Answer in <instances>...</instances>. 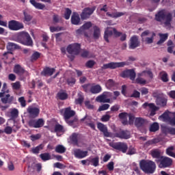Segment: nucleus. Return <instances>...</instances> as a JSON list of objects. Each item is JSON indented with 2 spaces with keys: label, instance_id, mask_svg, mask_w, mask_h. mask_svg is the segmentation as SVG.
I'll return each mask as SVG.
<instances>
[{
  "label": "nucleus",
  "instance_id": "nucleus-33",
  "mask_svg": "<svg viewBox=\"0 0 175 175\" xmlns=\"http://www.w3.org/2000/svg\"><path fill=\"white\" fill-rule=\"evenodd\" d=\"M144 73H146V71H143L142 72L138 74V77L135 80V83H137V84H146V79L142 78V77L144 76Z\"/></svg>",
  "mask_w": 175,
  "mask_h": 175
},
{
  "label": "nucleus",
  "instance_id": "nucleus-45",
  "mask_svg": "<svg viewBox=\"0 0 175 175\" xmlns=\"http://www.w3.org/2000/svg\"><path fill=\"white\" fill-rule=\"evenodd\" d=\"M40 58V53L36 51L31 56V62H35V61H38Z\"/></svg>",
  "mask_w": 175,
  "mask_h": 175
},
{
  "label": "nucleus",
  "instance_id": "nucleus-14",
  "mask_svg": "<svg viewBox=\"0 0 175 175\" xmlns=\"http://www.w3.org/2000/svg\"><path fill=\"white\" fill-rule=\"evenodd\" d=\"M13 72L21 77H27L29 76L28 71L25 70V68H24V67L21 66L20 64H16L14 66Z\"/></svg>",
  "mask_w": 175,
  "mask_h": 175
},
{
  "label": "nucleus",
  "instance_id": "nucleus-30",
  "mask_svg": "<svg viewBox=\"0 0 175 175\" xmlns=\"http://www.w3.org/2000/svg\"><path fill=\"white\" fill-rule=\"evenodd\" d=\"M10 92V90L8 88V83L4 82L3 83L1 92H0V98H3L5 96V94H9Z\"/></svg>",
  "mask_w": 175,
  "mask_h": 175
},
{
  "label": "nucleus",
  "instance_id": "nucleus-36",
  "mask_svg": "<svg viewBox=\"0 0 175 175\" xmlns=\"http://www.w3.org/2000/svg\"><path fill=\"white\" fill-rule=\"evenodd\" d=\"M14 99V97L10 96V94H6L4 98H1V102L5 104L12 103Z\"/></svg>",
  "mask_w": 175,
  "mask_h": 175
},
{
  "label": "nucleus",
  "instance_id": "nucleus-35",
  "mask_svg": "<svg viewBox=\"0 0 175 175\" xmlns=\"http://www.w3.org/2000/svg\"><path fill=\"white\" fill-rule=\"evenodd\" d=\"M150 132H158L159 131V124L157 122H153L149 127Z\"/></svg>",
  "mask_w": 175,
  "mask_h": 175
},
{
  "label": "nucleus",
  "instance_id": "nucleus-49",
  "mask_svg": "<svg viewBox=\"0 0 175 175\" xmlns=\"http://www.w3.org/2000/svg\"><path fill=\"white\" fill-rule=\"evenodd\" d=\"M65 12H64V18L66 20H69L70 18V16L72 14V10L70 8H66L65 10Z\"/></svg>",
  "mask_w": 175,
  "mask_h": 175
},
{
  "label": "nucleus",
  "instance_id": "nucleus-64",
  "mask_svg": "<svg viewBox=\"0 0 175 175\" xmlns=\"http://www.w3.org/2000/svg\"><path fill=\"white\" fill-rule=\"evenodd\" d=\"M92 27V23L91 22H86L83 26L82 28L84 29H90Z\"/></svg>",
  "mask_w": 175,
  "mask_h": 175
},
{
  "label": "nucleus",
  "instance_id": "nucleus-5",
  "mask_svg": "<svg viewBox=\"0 0 175 175\" xmlns=\"http://www.w3.org/2000/svg\"><path fill=\"white\" fill-rule=\"evenodd\" d=\"M172 18H172V13L168 12L166 14V10H161L155 14L156 21H159V23H161V21H164V20H165L164 24L165 25H167V26L170 25V23H172Z\"/></svg>",
  "mask_w": 175,
  "mask_h": 175
},
{
  "label": "nucleus",
  "instance_id": "nucleus-44",
  "mask_svg": "<svg viewBox=\"0 0 175 175\" xmlns=\"http://www.w3.org/2000/svg\"><path fill=\"white\" fill-rule=\"evenodd\" d=\"M18 117V109L14 108L10 111L11 120H16Z\"/></svg>",
  "mask_w": 175,
  "mask_h": 175
},
{
  "label": "nucleus",
  "instance_id": "nucleus-59",
  "mask_svg": "<svg viewBox=\"0 0 175 175\" xmlns=\"http://www.w3.org/2000/svg\"><path fill=\"white\" fill-rule=\"evenodd\" d=\"M92 120V118H91V116H88V115L86 114L84 116V118L81 119V122H84V121H85V122L91 123V122H91Z\"/></svg>",
  "mask_w": 175,
  "mask_h": 175
},
{
  "label": "nucleus",
  "instance_id": "nucleus-38",
  "mask_svg": "<svg viewBox=\"0 0 175 175\" xmlns=\"http://www.w3.org/2000/svg\"><path fill=\"white\" fill-rule=\"evenodd\" d=\"M84 102V96L82 92L78 93V98L75 99V105H83Z\"/></svg>",
  "mask_w": 175,
  "mask_h": 175
},
{
  "label": "nucleus",
  "instance_id": "nucleus-24",
  "mask_svg": "<svg viewBox=\"0 0 175 175\" xmlns=\"http://www.w3.org/2000/svg\"><path fill=\"white\" fill-rule=\"evenodd\" d=\"M54 72H55V68L45 67L41 72V76H53V75H54Z\"/></svg>",
  "mask_w": 175,
  "mask_h": 175
},
{
  "label": "nucleus",
  "instance_id": "nucleus-19",
  "mask_svg": "<svg viewBox=\"0 0 175 175\" xmlns=\"http://www.w3.org/2000/svg\"><path fill=\"white\" fill-rule=\"evenodd\" d=\"M27 113H29V116L31 118H36V117L39 116L40 109L36 107H29L27 108Z\"/></svg>",
  "mask_w": 175,
  "mask_h": 175
},
{
  "label": "nucleus",
  "instance_id": "nucleus-48",
  "mask_svg": "<svg viewBox=\"0 0 175 175\" xmlns=\"http://www.w3.org/2000/svg\"><path fill=\"white\" fill-rule=\"evenodd\" d=\"M55 132H62L64 133V132H65V129L64 128V126L59 124H56L55 125Z\"/></svg>",
  "mask_w": 175,
  "mask_h": 175
},
{
  "label": "nucleus",
  "instance_id": "nucleus-17",
  "mask_svg": "<svg viewBox=\"0 0 175 175\" xmlns=\"http://www.w3.org/2000/svg\"><path fill=\"white\" fill-rule=\"evenodd\" d=\"M140 47V41L139 40V37L137 36H133L129 42V49L130 50H135Z\"/></svg>",
  "mask_w": 175,
  "mask_h": 175
},
{
  "label": "nucleus",
  "instance_id": "nucleus-53",
  "mask_svg": "<svg viewBox=\"0 0 175 175\" xmlns=\"http://www.w3.org/2000/svg\"><path fill=\"white\" fill-rule=\"evenodd\" d=\"M18 102L21 104V107H25L27 106V101L24 96H21L18 99Z\"/></svg>",
  "mask_w": 175,
  "mask_h": 175
},
{
  "label": "nucleus",
  "instance_id": "nucleus-50",
  "mask_svg": "<svg viewBox=\"0 0 175 175\" xmlns=\"http://www.w3.org/2000/svg\"><path fill=\"white\" fill-rule=\"evenodd\" d=\"M31 167L33 170L37 169V172L39 173L42 170V164L33 163Z\"/></svg>",
  "mask_w": 175,
  "mask_h": 175
},
{
  "label": "nucleus",
  "instance_id": "nucleus-21",
  "mask_svg": "<svg viewBox=\"0 0 175 175\" xmlns=\"http://www.w3.org/2000/svg\"><path fill=\"white\" fill-rule=\"evenodd\" d=\"M142 107L144 109H146V107H149L150 109V116H155V112L159 110V107H157L154 103H144Z\"/></svg>",
  "mask_w": 175,
  "mask_h": 175
},
{
  "label": "nucleus",
  "instance_id": "nucleus-47",
  "mask_svg": "<svg viewBox=\"0 0 175 175\" xmlns=\"http://www.w3.org/2000/svg\"><path fill=\"white\" fill-rule=\"evenodd\" d=\"M164 133H169L170 135H175V128H173V127L165 128Z\"/></svg>",
  "mask_w": 175,
  "mask_h": 175
},
{
  "label": "nucleus",
  "instance_id": "nucleus-56",
  "mask_svg": "<svg viewBox=\"0 0 175 175\" xmlns=\"http://www.w3.org/2000/svg\"><path fill=\"white\" fill-rule=\"evenodd\" d=\"M81 56L82 57V58H91L90 51L87 50H83L81 53Z\"/></svg>",
  "mask_w": 175,
  "mask_h": 175
},
{
  "label": "nucleus",
  "instance_id": "nucleus-9",
  "mask_svg": "<svg viewBox=\"0 0 175 175\" xmlns=\"http://www.w3.org/2000/svg\"><path fill=\"white\" fill-rule=\"evenodd\" d=\"M109 146L112 147V148H114V150L123 152V154H125V152L128 151V144L124 142H111Z\"/></svg>",
  "mask_w": 175,
  "mask_h": 175
},
{
  "label": "nucleus",
  "instance_id": "nucleus-4",
  "mask_svg": "<svg viewBox=\"0 0 175 175\" xmlns=\"http://www.w3.org/2000/svg\"><path fill=\"white\" fill-rule=\"evenodd\" d=\"M113 33L116 38H120L121 42H125L126 40V34H122V32H120L117 31V29L112 27H107L104 32V40L109 43L110 41L109 40V38H111L113 36Z\"/></svg>",
  "mask_w": 175,
  "mask_h": 175
},
{
  "label": "nucleus",
  "instance_id": "nucleus-34",
  "mask_svg": "<svg viewBox=\"0 0 175 175\" xmlns=\"http://www.w3.org/2000/svg\"><path fill=\"white\" fill-rule=\"evenodd\" d=\"M90 92L92 94H99L100 92H102V87L100 85H93L90 88Z\"/></svg>",
  "mask_w": 175,
  "mask_h": 175
},
{
  "label": "nucleus",
  "instance_id": "nucleus-18",
  "mask_svg": "<svg viewBox=\"0 0 175 175\" xmlns=\"http://www.w3.org/2000/svg\"><path fill=\"white\" fill-rule=\"evenodd\" d=\"M121 77H123V79L129 77L130 80L135 81V79H136V72L133 69L126 70L121 73Z\"/></svg>",
  "mask_w": 175,
  "mask_h": 175
},
{
  "label": "nucleus",
  "instance_id": "nucleus-46",
  "mask_svg": "<svg viewBox=\"0 0 175 175\" xmlns=\"http://www.w3.org/2000/svg\"><path fill=\"white\" fill-rule=\"evenodd\" d=\"M173 151H174V146H170L166 149L165 153L169 157H173L174 156V152H173Z\"/></svg>",
  "mask_w": 175,
  "mask_h": 175
},
{
  "label": "nucleus",
  "instance_id": "nucleus-29",
  "mask_svg": "<svg viewBox=\"0 0 175 175\" xmlns=\"http://www.w3.org/2000/svg\"><path fill=\"white\" fill-rule=\"evenodd\" d=\"M30 3H31L36 9H38V10H43V9L46 8V5L44 4L38 3L35 0H30Z\"/></svg>",
  "mask_w": 175,
  "mask_h": 175
},
{
  "label": "nucleus",
  "instance_id": "nucleus-32",
  "mask_svg": "<svg viewBox=\"0 0 175 175\" xmlns=\"http://www.w3.org/2000/svg\"><path fill=\"white\" fill-rule=\"evenodd\" d=\"M56 96L59 100H66V99H68V93L64 92V90H60L57 94Z\"/></svg>",
  "mask_w": 175,
  "mask_h": 175
},
{
  "label": "nucleus",
  "instance_id": "nucleus-8",
  "mask_svg": "<svg viewBox=\"0 0 175 175\" xmlns=\"http://www.w3.org/2000/svg\"><path fill=\"white\" fill-rule=\"evenodd\" d=\"M95 10H96V6L85 8L80 14L81 19L83 21L88 20V18L94 14V12H95Z\"/></svg>",
  "mask_w": 175,
  "mask_h": 175
},
{
  "label": "nucleus",
  "instance_id": "nucleus-40",
  "mask_svg": "<svg viewBox=\"0 0 175 175\" xmlns=\"http://www.w3.org/2000/svg\"><path fill=\"white\" fill-rule=\"evenodd\" d=\"M44 147V145H43V144H41L40 145H38V146L33 148L31 149V152L33 154H39V152H40V151H42V150H43Z\"/></svg>",
  "mask_w": 175,
  "mask_h": 175
},
{
  "label": "nucleus",
  "instance_id": "nucleus-20",
  "mask_svg": "<svg viewBox=\"0 0 175 175\" xmlns=\"http://www.w3.org/2000/svg\"><path fill=\"white\" fill-rule=\"evenodd\" d=\"M74 155L75 158L78 159H83V158H85V157H88V151H83L81 149H75L74 150Z\"/></svg>",
  "mask_w": 175,
  "mask_h": 175
},
{
  "label": "nucleus",
  "instance_id": "nucleus-62",
  "mask_svg": "<svg viewBox=\"0 0 175 175\" xmlns=\"http://www.w3.org/2000/svg\"><path fill=\"white\" fill-rule=\"evenodd\" d=\"M135 120H136V118H135V116H133V114H129V125H133V124H135Z\"/></svg>",
  "mask_w": 175,
  "mask_h": 175
},
{
  "label": "nucleus",
  "instance_id": "nucleus-6",
  "mask_svg": "<svg viewBox=\"0 0 175 175\" xmlns=\"http://www.w3.org/2000/svg\"><path fill=\"white\" fill-rule=\"evenodd\" d=\"M16 41L23 46H33V41L28 32L21 31L18 33Z\"/></svg>",
  "mask_w": 175,
  "mask_h": 175
},
{
  "label": "nucleus",
  "instance_id": "nucleus-51",
  "mask_svg": "<svg viewBox=\"0 0 175 175\" xmlns=\"http://www.w3.org/2000/svg\"><path fill=\"white\" fill-rule=\"evenodd\" d=\"M23 16H24V21H26V23H29L31 20H32V16L31 14H28L27 12H23Z\"/></svg>",
  "mask_w": 175,
  "mask_h": 175
},
{
  "label": "nucleus",
  "instance_id": "nucleus-42",
  "mask_svg": "<svg viewBox=\"0 0 175 175\" xmlns=\"http://www.w3.org/2000/svg\"><path fill=\"white\" fill-rule=\"evenodd\" d=\"M93 36L94 39H99V36H100V29L98 27V26L94 27V34Z\"/></svg>",
  "mask_w": 175,
  "mask_h": 175
},
{
  "label": "nucleus",
  "instance_id": "nucleus-60",
  "mask_svg": "<svg viewBox=\"0 0 175 175\" xmlns=\"http://www.w3.org/2000/svg\"><path fill=\"white\" fill-rule=\"evenodd\" d=\"M94 65L95 62L94 60H89L85 63L86 68H89V69L94 68Z\"/></svg>",
  "mask_w": 175,
  "mask_h": 175
},
{
  "label": "nucleus",
  "instance_id": "nucleus-57",
  "mask_svg": "<svg viewBox=\"0 0 175 175\" xmlns=\"http://www.w3.org/2000/svg\"><path fill=\"white\" fill-rule=\"evenodd\" d=\"M109 107L110 105L103 104L98 107V111H105V110H107Z\"/></svg>",
  "mask_w": 175,
  "mask_h": 175
},
{
  "label": "nucleus",
  "instance_id": "nucleus-11",
  "mask_svg": "<svg viewBox=\"0 0 175 175\" xmlns=\"http://www.w3.org/2000/svg\"><path fill=\"white\" fill-rule=\"evenodd\" d=\"M113 94L110 92H104L96 98V102L99 103H110V98Z\"/></svg>",
  "mask_w": 175,
  "mask_h": 175
},
{
  "label": "nucleus",
  "instance_id": "nucleus-22",
  "mask_svg": "<svg viewBox=\"0 0 175 175\" xmlns=\"http://www.w3.org/2000/svg\"><path fill=\"white\" fill-rule=\"evenodd\" d=\"M71 23L73 25H80L81 24V19L80 18V15L77 12H74L71 16Z\"/></svg>",
  "mask_w": 175,
  "mask_h": 175
},
{
  "label": "nucleus",
  "instance_id": "nucleus-54",
  "mask_svg": "<svg viewBox=\"0 0 175 175\" xmlns=\"http://www.w3.org/2000/svg\"><path fill=\"white\" fill-rule=\"evenodd\" d=\"M67 84L68 85H75L76 84V79L75 77H69L66 80Z\"/></svg>",
  "mask_w": 175,
  "mask_h": 175
},
{
  "label": "nucleus",
  "instance_id": "nucleus-55",
  "mask_svg": "<svg viewBox=\"0 0 175 175\" xmlns=\"http://www.w3.org/2000/svg\"><path fill=\"white\" fill-rule=\"evenodd\" d=\"M155 36V33H152V36L150 38H145V42L146 44H151L154 42V37Z\"/></svg>",
  "mask_w": 175,
  "mask_h": 175
},
{
  "label": "nucleus",
  "instance_id": "nucleus-39",
  "mask_svg": "<svg viewBox=\"0 0 175 175\" xmlns=\"http://www.w3.org/2000/svg\"><path fill=\"white\" fill-rule=\"evenodd\" d=\"M156 103L159 106H162L163 107L166 106V105L167 103V100L163 98L159 97V98H157Z\"/></svg>",
  "mask_w": 175,
  "mask_h": 175
},
{
  "label": "nucleus",
  "instance_id": "nucleus-58",
  "mask_svg": "<svg viewBox=\"0 0 175 175\" xmlns=\"http://www.w3.org/2000/svg\"><path fill=\"white\" fill-rule=\"evenodd\" d=\"M12 90H20L21 88V84L20 81H16L12 83Z\"/></svg>",
  "mask_w": 175,
  "mask_h": 175
},
{
  "label": "nucleus",
  "instance_id": "nucleus-61",
  "mask_svg": "<svg viewBox=\"0 0 175 175\" xmlns=\"http://www.w3.org/2000/svg\"><path fill=\"white\" fill-rule=\"evenodd\" d=\"M85 106L89 110H94V105L91 104V101L90 100L85 101Z\"/></svg>",
  "mask_w": 175,
  "mask_h": 175
},
{
  "label": "nucleus",
  "instance_id": "nucleus-15",
  "mask_svg": "<svg viewBox=\"0 0 175 175\" xmlns=\"http://www.w3.org/2000/svg\"><path fill=\"white\" fill-rule=\"evenodd\" d=\"M8 28L10 31H20V29H24V24L19 21L12 20L8 21Z\"/></svg>",
  "mask_w": 175,
  "mask_h": 175
},
{
  "label": "nucleus",
  "instance_id": "nucleus-3",
  "mask_svg": "<svg viewBox=\"0 0 175 175\" xmlns=\"http://www.w3.org/2000/svg\"><path fill=\"white\" fill-rule=\"evenodd\" d=\"M139 168L145 174H152L157 170V164L152 160L142 159L139 161Z\"/></svg>",
  "mask_w": 175,
  "mask_h": 175
},
{
  "label": "nucleus",
  "instance_id": "nucleus-2",
  "mask_svg": "<svg viewBox=\"0 0 175 175\" xmlns=\"http://www.w3.org/2000/svg\"><path fill=\"white\" fill-rule=\"evenodd\" d=\"M63 111V117L65 122L69 126H72V128H77L79 126V118L75 117L76 116V111H73L70 107H66L61 111L62 113Z\"/></svg>",
  "mask_w": 175,
  "mask_h": 175
},
{
  "label": "nucleus",
  "instance_id": "nucleus-28",
  "mask_svg": "<svg viewBox=\"0 0 175 175\" xmlns=\"http://www.w3.org/2000/svg\"><path fill=\"white\" fill-rule=\"evenodd\" d=\"M128 113L122 112L119 113L118 117L120 120H122V124L123 125H128Z\"/></svg>",
  "mask_w": 175,
  "mask_h": 175
},
{
  "label": "nucleus",
  "instance_id": "nucleus-23",
  "mask_svg": "<svg viewBox=\"0 0 175 175\" xmlns=\"http://www.w3.org/2000/svg\"><path fill=\"white\" fill-rule=\"evenodd\" d=\"M83 137V135L81 134L78 133H73L70 136V140L73 143V144H79V141L80 139Z\"/></svg>",
  "mask_w": 175,
  "mask_h": 175
},
{
  "label": "nucleus",
  "instance_id": "nucleus-52",
  "mask_svg": "<svg viewBox=\"0 0 175 175\" xmlns=\"http://www.w3.org/2000/svg\"><path fill=\"white\" fill-rule=\"evenodd\" d=\"M90 162H91L92 165L95 166V167H96V166H99V157H96L92 159Z\"/></svg>",
  "mask_w": 175,
  "mask_h": 175
},
{
  "label": "nucleus",
  "instance_id": "nucleus-63",
  "mask_svg": "<svg viewBox=\"0 0 175 175\" xmlns=\"http://www.w3.org/2000/svg\"><path fill=\"white\" fill-rule=\"evenodd\" d=\"M111 118V116L109 114H105L103 116V117L101 118V121L103 122H107V121H110Z\"/></svg>",
  "mask_w": 175,
  "mask_h": 175
},
{
  "label": "nucleus",
  "instance_id": "nucleus-37",
  "mask_svg": "<svg viewBox=\"0 0 175 175\" xmlns=\"http://www.w3.org/2000/svg\"><path fill=\"white\" fill-rule=\"evenodd\" d=\"M160 40L157 42V44H162V43H165L166 40H167V38L169 35L167 33H160Z\"/></svg>",
  "mask_w": 175,
  "mask_h": 175
},
{
  "label": "nucleus",
  "instance_id": "nucleus-1",
  "mask_svg": "<svg viewBox=\"0 0 175 175\" xmlns=\"http://www.w3.org/2000/svg\"><path fill=\"white\" fill-rule=\"evenodd\" d=\"M97 128L100 132L103 133L105 137H111V139L117 137L118 139H124V140L131 139V131L128 130H124L120 128H114L113 129V133H111L109 132L107 126L100 122L97 124Z\"/></svg>",
  "mask_w": 175,
  "mask_h": 175
},
{
  "label": "nucleus",
  "instance_id": "nucleus-27",
  "mask_svg": "<svg viewBox=\"0 0 175 175\" xmlns=\"http://www.w3.org/2000/svg\"><path fill=\"white\" fill-rule=\"evenodd\" d=\"M126 14V12H107L106 16H108V17H111V18H118L119 17H122V16H125Z\"/></svg>",
  "mask_w": 175,
  "mask_h": 175
},
{
  "label": "nucleus",
  "instance_id": "nucleus-7",
  "mask_svg": "<svg viewBox=\"0 0 175 175\" xmlns=\"http://www.w3.org/2000/svg\"><path fill=\"white\" fill-rule=\"evenodd\" d=\"M155 162L159 164L160 169H166V167H170L173 165V159L170 157L163 156L161 159H156Z\"/></svg>",
  "mask_w": 175,
  "mask_h": 175
},
{
  "label": "nucleus",
  "instance_id": "nucleus-31",
  "mask_svg": "<svg viewBox=\"0 0 175 175\" xmlns=\"http://www.w3.org/2000/svg\"><path fill=\"white\" fill-rule=\"evenodd\" d=\"M160 140L159 138H154L152 139L148 140L144 144V148H148L152 144H157V143H159Z\"/></svg>",
  "mask_w": 175,
  "mask_h": 175
},
{
  "label": "nucleus",
  "instance_id": "nucleus-26",
  "mask_svg": "<svg viewBox=\"0 0 175 175\" xmlns=\"http://www.w3.org/2000/svg\"><path fill=\"white\" fill-rule=\"evenodd\" d=\"M150 155L154 159H161L163 156L161 154L159 149H153L150 151Z\"/></svg>",
  "mask_w": 175,
  "mask_h": 175
},
{
  "label": "nucleus",
  "instance_id": "nucleus-43",
  "mask_svg": "<svg viewBox=\"0 0 175 175\" xmlns=\"http://www.w3.org/2000/svg\"><path fill=\"white\" fill-rule=\"evenodd\" d=\"M40 157L44 161V162H46V161H50V159H51V155H50V153L49 152L40 154Z\"/></svg>",
  "mask_w": 175,
  "mask_h": 175
},
{
  "label": "nucleus",
  "instance_id": "nucleus-10",
  "mask_svg": "<svg viewBox=\"0 0 175 175\" xmlns=\"http://www.w3.org/2000/svg\"><path fill=\"white\" fill-rule=\"evenodd\" d=\"M81 49V45L79 43H74L69 44L66 48V51L68 54L73 55H79L80 54V50Z\"/></svg>",
  "mask_w": 175,
  "mask_h": 175
},
{
  "label": "nucleus",
  "instance_id": "nucleus-25",
  "mask_svg": "<svg viewBox=\"0 0 175 175\" xmlns=\"http://www.w3.org/2000/svg\"><path fill=\"white\" fill-rule=\"evenodd\" d=\"M147 120L143 118H135L134 125L136 128H142L144 125H146Z\"/></svg>",
  "mask_w": 175,
  "mask_h": 175
},
{
  "label": "nucleus",
  "instance_id": "nucleus-13",
  "mask_svg": "<svg viewBox=\"0 0 175 175\" xmlns=\"http://www.w3.org/2000/svg\"><path fill=\"white\" fill-rule=\"evenodd\" d=\"M7 50H8V51L5 52L3 54V57H5V58H6V59H8V58H9V57H10V55H13V53L12 51H13V50H17V49H20L21 47L19 46L18 44H16L14 42H8L7 44Z\"/></svg>",
  "mask_w": 175,
  "mask_h": 175
},
{
  "label": "nucleus",
  "instance_id": "nucleus-12",
  "mask_svg": "<svg viewBox=\"0 0 175 175\" xmlns=\"http://www.w3.org/2000/svg\"><path fill=\"white\" fill-rule=\"evenodd\" d=\"M129 64L126 62H110L103 65V69H117V68H124V66H128Z\"/></svg>",
  "mask_w": 175,
  "mask_h": 175
},
{
  "label": "nucleus",
  "instance_id": "nucleus-16",
  "mask_svg": "<svg viewBox=\"0 0 175 175\" xmlns=\"http://www.w3.org/2000/svg\"><path fill=\"white\" fill-rule=\"evenodd\" d=\"M28 124L30 128H42L44 125V120L43 118L31 119L29 121Z\"/></svg>",
  "mask_w": 175,
  "mask_h": 175
},
{
  "label": "nucleus",
  "instance_id": "nucleus-41",
  "mask_svg": "<svg viewBox=\"0 0 175 175\" xmlns=\"http://www.w3.org/2000/svg\"><path fill=\"white\" fill-rule=\"evenodd\" d=\"M55 151L58 154H64V152H66V148L62 145H57L55 147Z\"/></svg>",
  "mask_w": 175,
  "mask_h": 175
}]
</instances>
